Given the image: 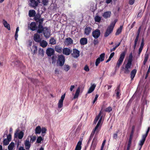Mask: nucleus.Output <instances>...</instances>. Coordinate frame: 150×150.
Listing matches in <instances>:
<instances>
[{
  "instance_id": "obj_1",
  "label": "nucleus",
  "mask_w": 150,
  "mask_h": 150,
  "mask_svg": "<svg viewBox=\"0 0 150 150\" xmlns=\"http://www.w3.org/2000/svg\"><path fill=\"white\" fill-rule=\"evenodd\" d=\"M43 32L45 37L46 38H49L50 36V30L48 28H43L42 25H39L37 32L39 33Z\"/></svg>"
},
{
  "instance_id": "obj_2",
  "label": "nucleus",
  "mask_w": 150,
  "mask_h": 150,
  "mask_svg": "<svg viewBox=\"0 0 150 150\" xmlns=\"http://www.w3.org/2000/svg\"><path fill=\"white\" fill-rule=\"evenodd\" d=\"M125 53L124 52H122L120 55L119 59L117 60L115 69H117L119 68L120 65L122 64L125 56Z\"/></svg>"
},
{
  "instance_id": "obj_3",
  "label": "nucleus",
  "mask_w": 150,
  "mask_h": 150,
  "mask_svg": "<svg viewBox=\"0 0 150 150\" xmlns=\"http://www.w3.org/2000/svg\"><path fill=\"white\" fill-rule=\"evenodd\" d=\"M116 21H115L114 22H112L111 23L110 25L107 28L104 34L105 37H108L112 32L114 27L116 23Z\"/></svg>"
},
{
  "instance_id": "obj_4",
  "label": "nucleus",
  "mask_w": 150,
  "mask_h": 150,
  "mask_svg": "<svg viewBox=\"0 0 150 150\" xmlns=\"http://www.w3.org/2000/svg\"><path fill=\"white\" fill-rule=\"evenodd\" d=\"M101 119H102V117H101L100 120H99L98 121V122L96 126L95 127L94 130L92 132L90 135V139L88 141V142H89L91 140V139H92L95 132H98V131L97 130V129H98V127L99 126L100 124V123L101 122Z\"/></svg>"
},
{
  "instance_id": "obj_5",
  "label": "nucleus",
  "mask_w": 150,
  "mask_h": 150,
  "mask_svg": "<svg viewBox=\"0 0 150 150\" xmlns=\"http://www.w3.org/2000/svg\"><path fill=\"white\" fill-rule=\"evenodd\" d=\"M105 54L104 53H102L101 54L100 57L97 58L95 63L96 65L97 66L100 62H102L104 60Z\"/></svg>"
},
{
  "instance_id": "obj_6",
  "label": "nucleus",
  "mask_w": 150,
  "mask_h": 150,
  "mask_svg": "<svg viewBox=\"0 0 150 150\" xmlns=\"http://www.w3.org/2000/svg\"><path fill=\"white\" fill-rule=\"evenodd\" d=\"M100 31L98 29H96L93 31L92 33L93 36L95 39H97L100 36Z\"/></svg>"
},
{
  "instance_id": "obj_7",
  "label": "nucleus",
  "mask_w": 150,
  "mask_h": 150,
  "mask_svg": "<svg viewBox=\"0 0 150 150\" xmlns=\"http://www.w3.org/2000/svg\"><path fill=\"white\" fill-rule=\"evenodd\" d=\"M58 60L59 62V65L60 66H63L65 62V57L62 55H59L58 58Z\"/></svg>"
},
{
  "instance_id": "obj_8",
  "label": "nucleus",
  "mask_w": 150,
  "mask_h": 150,
  "mask_svg": "<svg viewBox=\"0 0 150 150\" xmlns=\"http://www.w3.org/2000/svg\"><path fill=\"white\" fill-rule=\"evenodd\" d=\"M131 64L127 63L126 64L125 68L123 67V71L125 74H129L130 72L129 69L131 68Z\"/></svg>"
},
{
  "instance_id": "obj_9",
  "label": "nucleus",
  "mask_w": 150,
  "mask_h": 150,
  "mask_svg": "<svg viewBox=\"0 0 150 150\" xmlns=\"http://www.w3.org/2000/svg\"><path fill=\"white\" fill-rule=\"evenodd\" d=\"M11 134H9L7 135V139H4L3 141V145H7L9 144V142L11 141Z\"/></svg>"
},
{
  "instance_id": "obj_10",
  "label": "nucleus",
  "mask_w": 150,
  "mask_h": 150,
  "mask_svg": "<svg viewBox=\"0 0 150 150\" xmlns=\"http://www.w3.org/2000/svg\"><path fill=\"white\" fill-rule=\"evenodd\" d=\"M71 55L74 58H77L79 56L80 52L76 49H73Z\"/></svg>"
},
{
  "instance_id": "obj_11",
  "label": "nucleus",
  "mask_w": 150,
  "mask_h": 150,
  "mask_svg": "<svg viewBox=\"0 0 150 150\" xmlns=\"http://www.w3.org/2000/svg\"><path fill=\"white\" fill-rule=\"evenodd\" d=\"M65 93H64L61 96L60 99L59 100L58 103V107L59 108H60L63 106V100L65 98Z\"/></svg>"
},
{
  "instance_id": "obj_12",
  "label": "nucleus",
  "mask_w": 150,
  "mask_h": 150,
  "mask_svg": "<svg viewBox=\"0 0 150 150\" xmlns=\"http://www.w3.org/2000/svg\"><path fill=\"white\" fill-rule=\"evenodd\" d=\"M63 53L65 55H68L71 53L72 50L68 48H64L62 49Z\"/></svg>"
},
{
  "instance_id": "obj_13",
  "label": "nucleus",
  "mask_w": 150,
  "mask_h": 150,
  "mask_svg": "<svg viewBox=\"0 0 150 150\" xmlns=\"http://www.w3.org/2000/svg\"><path fill=\"white\" fill-rule=\"evenodd\" d=\"M54 50L52 48H49L46 50V54L49 56H51L54 54Z\"/></svg>"
},
{
  "instance_id": "obj_14",
  "label": "nucleus",
  "mask_w": 150,
  "mask_h": 150,
  "mask_svg": "<svg viewBox=\"0 0 150 150\" xmlns=\"http://www.w3.org/2000/svg\"><path fill=\"white\" fill-rule=\"evenodd\" d=\"M73 40L70 38H67L64 42L65 44L67 46H68L73 43Z\"/></svg>"
},
{
  "instance_id": "obj_15",
  "label": "nucleus",
  "mask_w": 150,
  "mask_h": 150,
  "mask_svg": "<svg viewBox=\"0 0 150 150\" xmlns=\"http://www.w3.org/2000/svg\"><path fill=\"white\" fill-rule=\"evenodd\" d=\"M92 30V28L90 27L86 26L85 28L84 34L86 35H89L91 33Z\"/></svg>"
},
{
  "instance_id": "obj_16",
  "label": "nucleus",
  "mask_w": 150,
  "mask_h": 150,
  "mask_svg": "<svg viewBox=\"0 0 150 150\" xmlns=\"http://www.w3.org/2000/svg\"><path fill=\"white\" fill-rule=\"evenodd\" d=\"M29 27L31 30L33 31L35 30L37 28L36 23L34 22H32L30 24Z\"/></svg>"
},
{
  "instance_id": "obj_17",
  "label": "nucleus",
  "mask_w": 150,
  "mask_h": 150,
  "mask_svg": "<svg viewBox=\"0 0 150 150\" xmlns=\"http://www.w3.org/2000/svg\"><path fill=\"white\" fill-rule=\"evenodd\" d=\"M97 139L94 138L92 142V144L91 147V150H94L96 145V144Z\"/></svg>"
},
{
  "instance_id": "obj_18",
  "label": "nucleus",
  "mask_w": 150,
  "mask_h": 150,
  "mask_svg": "<svg viewBox=\"0 0 150 150\" xmlns=\"http://www.w3.org/2000/svg\"><path fill=\"white\" fill-rule=\"evenodd\" d=\"M34 40L37 42H40L41 40L40 35L37 33H35L34 35Z\"/></svg>"
},
{
  "instance_id": "obj_19",
  "label": "nucleus",
  "mask_w": 150,
  "mask_h": 150,
  "mask_svg": "<svg viewBox=\"0 0 150 150\" xmlns=\"http://www.w3.org/2000/svg\"><path fill=\"white\" fill-rule=\"evenodd\" d=\"M111 12L110 11H106L104 12L103 15V16L105 18H109L111 15Z\"/></svg>"
},
{
  "instance_id": "obj_20",
  "label": "nucleus",
  "mask_w": 150,
  "mask_h": 150,
  "mask_svg": "<svg viewBox=\"0 0 150 150\" xmlns=\"http://www.w3.org/2000/svg\"><path fill=\"white\" fill-rule=\"evenodd\" d=\"M2 22L5 28L7 29L8 30H11L10 25L7 23V22L6 21L3 19V20Z\"/></svg>"
},
{
  "instance_id": "obj_21",
  "label": "nucleus",
  "mask_w": 150,
  "mask_h": 150,
  "mask_svg": "<svg viewBox=\"0 0 150 150\" xmlns=\"http://www.w3.org/2000/svg\"><path fill=\"white\" fill-rule=\"evenodd\" d=\"M80 89L81 88L80 87H78L77 88V89L76 90L75 93V94L74 97L73 98L74 99H75L78 98L80 93Z\"/></svg>"
},
{
  "instance_id": "obj_22",
  "label": "nucleus",
  "mask_w": 150,
  "mask_h": 150,
  "mask_svg": "<svg viewBox=\"0 0 150 150\" xmlns=\"http://www.w3.org/2000/svg\"><path fill=\"white\" fill-rule=\"evenodd\" d=\"M25 128L24 125L23 126L22 130L19 132V139H22L23 137L25 132Z\"/></svg>"
},
{
  "instance_id": "obj_23",
  "label": "nucleus",
  "mask_w": 150,
  "mask_h": 150,
  "mask_svg": "<svg viewBox=\"0 0 150 150\" xmlns=\"http://www.w3.org/2000/svg\"><path fill=\"white\" fill-rule=\"evenodd\" d=\"M30 5L31 6L33 7H36L38 5V3L35 0H31Z\"/></svg>"
},
{
  "instance_id": "obj_24",
  "label": "nucleus",
  "mask_w": 150,
  "mask_h": 150,
  "mask_svg": "<svg viewBox=\"0 0 150 150\" xmlns=\"http://www.w3.org/2000/svg\"><path fill=\"white\" fill-rule=\"evenodd\" d=\"M96 87V85L95 84H91V86L89 88L88 92V93H92Z\"/></svg>"
},
{
  "instance_id": "obj_25",
  "label": "nucleus",
  "mask_w": 150,
  "mask_h": 150,
  "mask_svg": "<svg viewBox=\"0 0 150 150\" xmlns=\"http://www.w3.org/2000/svg\"><path fill=\"white\" fill-rule=\"evenodd\" d=\"M102 112L101 111H100L98 115V116H96L95 119V120L94 121V123L95 124H96L97 122L98 121V120H99V118H100H100L101 117H102V119H101V121L102 120V116H101V115L102 114ZM100 119H99V120H100Z\"/></svg>"
},
{
  "instance_id": "obj_26",
  "label": "nucleus",
  "mask_w": 150,
  "mask_h": 150,
  "mask_svg": "<svg viewBox=\"0 0 150 150\" xmlns=\"http://www.w3.org/2000/svg\"><path fill=\"white\" fill-rule=\"evenodd\" d=\"M80 42L81 45H85L87 43V40L86 38H82L80 40Z\"/></svg>"
},
{
  "instance_id": "obj_27",
  "label": "nucleus",
  "mask_w": 150,
  "mask_h": 150,
  "mask_svg": "<svg viewBox=\"0 0 150 150\" xmlns=\"http://www.w3.org/2000/svg\"><path fill=\"white\" fill-rule=\"evenodd\" d=\"M36 12L34 10H31L29 11L28 15L30 17H33L35 16Z\"/></svg>"
},
{
  "instance_id": "obj_28",
  "label": "nucleus",
  "mask_w": 150,
  "mask_h": 150,
  "mask_svg": "<svg viewBox=\"0 0 150 150\" xmlns=\"http://www.w3.org/2000/svg\"><path fill=\"white\" fill-rule=\"evenodd\" d=\"M54 49L56 51L59 53L61 52L62 50V47L59 45H56Z\"/></svg>"
},
{
  "instance_id": "obj_29",
  "label": "nucleus",
  "mask_w": 150,
  "mask_h": 150,
  "mask_svg": "<svg viewBox=\"0 0 150 150\" xmlns=\"http://www.w3.org/2000/svg\"><path fill=\"white\" fill-rule=\"evenodd\" d=\"M136 72L137 70L135 69L132 70L131 72L130 77L132 80H133L135 76Z\"/></svg>"
},
{
  "instance_id": "obj_30",
  "label": "nucleus",
  "mask_w": 150,
  "mask_h": 150,
  "mask_svg": "<svg viewBox=\"0 0 150 150\" xmlns=\"http://www.w3.org/2000/svg\"><path fill=\"white\" fill-rule=\"evenodd\" d=\"M40 45L43 47H45L47 46V43L44 40H42L40 42Z\"/></svg>"
},
{
  "instance_id": "obj_31",
  "label": "nucleus",
  "mask_w": 150,
  "mask_h": 150,
  "mask_svg": "<svg viewBox=\"0 0 150 150\" xmlns=\"http://www.w3.org/2000/svg\"><path fill=\"white\" fill-rule=\"evenodd\" d=\"M115 91L116 92V95L117 98L119 99L120 96L121 95V93H120V90L119 87H117V89L115 90Z\"/></svg>"
},
{
  "instance_id": "obj_32",
  "label": "nucleus",
  "mask_w": 150,
  "mask_h": 150,
  "mask_svg": "<svg viewBox=\"0 0 150 150\" xmlns=\"http://www.w3.org/2000/svg\"><path fill=\"white\" fill-rule=\"evenodd\" d=\"M81 142L79 141L77 144L75 150H81Z\"/></svg>"
},
{
  "instance_id": "obj_33",
  "label": "nucleus",
  "mask_w": 150,
  "mask_h": 150,
  "mask_svg": "<svg viewBox=\"0 0 150 150\" xmlns=\"http://www.w3.org/2000/svg\"><path fill=\"white\" fill-rule=\"evenodd\" d=\"M31 51L33 52L32 53L33 54L36 53L37 51V47L35 45H33L32 47V48H30Z\"/></svg>"
},
{
  "instance_id": "obj_34",
  "label": "nucleus",
  "mask_w": 150,
  "mask_h": 150,
  "mask_svg": "<svg viewBox=\"0 0 150 150\" xmlns=\"http://www.w3.org/2000/svg\"><path fill=\"white\" fill-rule=\"evenodd\" d=\"M41 129L40 126L37 127L35 129V133L36 134H40L41 132Z\"/></svg>"
},
{
  "instance_id": "obj_35",
  "label": "nucleus",
  "mask_w": 150,
  "mask_h": 150,
  "mask_svg": "<svg viewBox=\"0 0 150 150\" xmlns=\"http://www.w3.org/2000/svg\"><path fill=\"white\" fill-rule=\"evenodd\" d=\"M149 57V54L148 53H147L146 52L145 54L144 58V61H143V64L145 65L146 62H147L148 59Z\"/></svg>"
},
{
  "instance_id": "obj_36",
  "label": "nucleus",
  "mask_w": 150,
  "mask_h": 150,
  "mask_svg": "<svg viewBox=\"0 0 150 150\" xmlns=\"http://www.w3.org/2000/svg\"><path fill=\"white\" fill-rule=\"evenodd\" d=\"M132 53H130L129 55V59L128 60L127 63L132 64Z\"/></svg>"
},
{
  "instance_id": "obj_37",
  "label": "nucleus",
  "mask_w": 150,
  "mask_h": 150,
  "mask_svg": "<svg viewBox=\"0 0 150 150\" xmlns=\"http://www.w3.org/2000/svg\"><path fill=\"white\" fill-rule=\"evenodd\" d=\"M101 18V17L98 15H96L94 18V19L96 22L99 23L100 21Z\"/></svg>"
},
{
  "instance_id": "obj_38",
  "label": "nucleus",
  "mask_w": 150,
  "mask_h": 150,
  "mask_svg": "<svg viewBox=\"0 0 150 150\" xmlns=\"http://www.w3.org/2000/svg\"><path fill=\"white\" fill-rule=\"evenodd\" d=\"M25 145L27 149L30 147V145L28 140H26L25 142Z\"/></svg>"
},
{
  "instance_id": "obj_39",
  "label": "nucleus",
  "mask_w": 150,
  "mask_h": 150,
  "mask_svg": "<svg viewBox=\"0 0 150 150\" xmlns=\"http://www.w3.org/2000/svg\"><path fill=\"white\" fill-rule=\"evenodd\" d=\"M14 144L13 142H11L8 146V150H12L14 146Z\"/></svg>"
},
{
  "instance_id": "obj_40",
  "label": "nucleus",
  "mask_w": 150,
  "mask_h": 150,
  "mask_svg": "<svg viewBox=\"0 0 150 150\" xmlns=\"http://www.w3.org/2000/svg\"><path fill=\"white\" fill-rule=\"evenodd\" d=\"M122 26H121L120 28H119L117 30L116 32V33L115 35H118L121 32L122 29Z\"/></svg>"
},
{
  "instance_id": "obj_41",
  "label": "nucleus",
  "mask_w": 150,
  "mask_h": 150,
  "mask_svg": "<svg viewBox=\"0 0 150 150\" xmlns=\"http://www.w3.org/2000/svg\"><path fill=\"white\" fill-rule=\"evenodd\" d=\"M50 43L52 45H55L56 44V40L54 38H52L50 40Z\"/></svg>"
},
{
  "instance_id": "obj_42",
  "label": "nucleus",
  "mask_w": 150,
  "mask_h": 150,
  "mask_svg": "<svg viewBox=\"0 0 150 150\" xmlns=\"http://www.w3.org/2000/svg\"><path fill=\"white\" fill-rule=\"evenodd\" d=\"M145 141V140H143L142 139L140 140L139 144V150H140V149H141V148H142V145H143Z\"/></svg>"
},
{
  "instance_id": "obj_43",
  "label": "nucleus",
  "mask_w": 150,
  "mask_h": 150,
  "mask_svg": "<svg viewBox=\"0 0 150 150\" xmlns=\"http://www.w3.org/2000/svg\"><path fill=\"white\" fill-rule=\"evenodd\" d=\"M44 52L43 49H39V54L41 56L43 57L44 55Z\"/></svg>"
},
{
  "instance_id": "obj_44",
  "label": "nucleus",
  "mask_w": 150,
  "mask_h": 150,
  "mask_svg": "<svg viewBox=\"0 0 150 150\" xmlns=\"http://www.w3.org/2000/svg\"><path fill=\"white\" fill-rule=\"evenodd\" d=\"M14 138L15 139L16 138H19V129L17 128V129L16 132L14 134Z\"/></svg>"
},
{
  "instance_id": "obj_45",
  "label": "nucleus",
  "mask_w": 150,
  "mask_h": 150,
  "mask_svg": "<svg viewBox=\"0 0 150 150\" xmlns=\"http://www.w3.org/2000/svg\"><path fill=\"white\" fill-rule=\"evenodd\" d=\"M18 30H19V27H17L16 29L15 34V39L16 40H18Z\"/></svg>"
},
{
  "instance_id": "obj_46",
  "label": "nucleus",
  "mask_w": 150,
  "mask_h": 150,
  "mask_svg": "<svg viewBox=\"0 0 150 150\" xmlns=\"http://www.w3.org/2000/svg\"><path fill=\"white\" fill-rule=\"evenodd\" d=\"M41 15L40 14H37L35 16L34 19L35 21L38 20L39 19H40Z\"/></svg>"
},
{
  "instance_id": "obj_47",
  "label": "nucleus",
  "mask_w": 150,
  "mask_h": 150,
  "mask_svg": "<svg viewBox=\"0 0 150 150\" xmlns=\"http://www.w3.org/2000/svg\"><path fill=\"white\" fill-rule=\"evenodd\" d=\"M64 69L66 71H68L70 69V67L68 65H65L64 66Z\"/></svg>"
},
{
  "instance_id": "obj_48",
  "label": "nucleus",
  "mask_w": 150,
  "mask_h": 150,
  "mask_svg": "<svg viewBox=\"0 0 150 150\" xmlns=\"http://www.w3.org/2000/svg\"><path fill=\"white\" fill-rule=\"evenodd\" d=\"M139 37H138V36H137L136 38L135 39L134 43V49H135L136 47Z\"/></svg>"
},
{
  "instance_id": "obj_49",
  "label": "nucleus",
  "mask_w": 150,
  "mask_h": 150,
  "mask_svg": "<svg viewBox=\"0 0 150 150\" xmlns=\"http://www.w3.org/2000/svg\"><path fill=\"white\" fill-rule=\"evenodd\" d=\"M43 20H44L43 18H41L40 19H39L37 21H36L38 23H39V24L38 25V27H39V25H42V24L43 23Z\"/></svg>"
},
{
  "instance_id": "obj_50",
  "label": "nucleus",
  "mask_w": 150,
  "mask_h": 150,
  "mask_svg": "<svg viewBox=\"0 0 150 150\" xmlns=\"http://www.w3.org/2000/svg\"><path fill=\"white\" fill-rule=\"evenodd\" d=\"M44 139L42 138L41 137H38L37 139L36 142L38 143H40Z\"/></svg>"
},
{
  "instance_id": "obj_51",
  "label": "nucleus",
  "mask_w": 150,
  "mask_h": 150,
  "mask_svg": "<svg viewBox=\"0 0 150 150\" xmlns=\"http://www.w3.org/2000/svg\"><path fill=\"white\" fill-rule=\"evenodd\" d=\"M47 130L45 127H43L41 129V132H42V135L43 136L45 135V134L46 133Z\"/></svg>"
},
{
  "instance_id": "obj_52",
  "label": "nucleus",
  "mask_w": 150,
  "mask_h": 150,
  "mask_svg": "<svg viewBox=\"0 0 150 150\" xmlns=\"http://www.w3.org/2000/svg\"><path fill=\"white\" fill-rule=\"evenodd\" d=\"M36 139V137L35 136H33L31 137L30 139V142H34Z\"/></svg>"
},
{
  "instance_id": "obj_53",
  "label": "nucleus",
  "mask_w": 150,
  "mask_h": 150,
  "mask_svg": "<svg viewBox=\"0 0 150 150\" xmlns=\"http://www.w3.org/2000/svg\"><path fill=\"white\" fill-rule=\"evenodd\" d=\"M119 130H118L116 132V133L114 134H113V138L114 139H117V134L118 133Z\"/></svg>"
},
{
  "instance_id": "obj_54",
  "label": "nucleus",
  "mask_w": 150,
  "mask_h": 150,
  "mask_svg": "<svg viewBox=\"0 0 150 150\" xmlns=\"http://www.w3.org/2000/svg\"><path fill=\"white\" fill-rule=\"evenodd\" d=\"M48 2V0H43L42 3L44 5H46Z\"/></svg>"
},
{
  "instance_id": "obj_55",
  "label": "nucleus",
  "mask_w": 150,
  "mask_h": 150,
  "mask_svg": "<svg viewBox=\"0 0 150 150\" xmlns=\"http://www.w3.org/2000/svg\"><path fill=\"white\" fill-rule=\"evenodd\" d=\"M112 110V108L110 107H109L105 109V111L108 112H110Z\"/></svg>"
},
{
  "instance_id": "obj_56",
  "label": "nucleus",
  "mask_w": 150,
  "mask_h": 150,
  "mask_svg": "<svg viewBox=\"0 0 150 150\" xmlns=\"http://www.w3.org/2000/svg\"><path fill=\"white\" fill-rule=\"evenodd\" d=\"M84 70L86 71H89V67L87 65H86L85 66Z\"/></svg>"
},
{
  "instance_id": "obj_57",
  "label": "nucleus",
  "mask_w": 150,
  "mask_h": 150,
  "mask_svg": "<svg viewBox=\"0 0 150 150\" xmlns=\"http://www.w3.org/2000/svg\"><path fill=\"white\" fill-rule=\"evenodd\" d=\"M147 135L148 134H144L142 136V139L145 141L146 138V137Z\"/></svg>"
},
{
  "instance_id": "obj_58",
  "label": "nucleus",
  "mask_w": 150,
  "mask_h": 150,
  "mask_svg": "<svg viewBox=\"0 0 150 150\" xmlns=\"http://www.w3.org/2000/svg\"><path fill=\"white\" fill-rule=\"evenodd\" d=\"M98 97V95L97 94H96V96H95V99L93 102V103L94 104L95 102L96 101V100H97Z\"/></svg>"
},
{
  "instance_id": "obj_59",
  "label": "nucleus",
  "mask_w": 150,
  "mask_h": 150,
  "mask_svg": "<svg viewBox=\"0 0 150 150\" xmlns=\"http://www.w3.org/2000/svg\"><path fill=\"white\" fill-rule=\"evenodd\" d=\"M141 27H140L139 28V29L138 30V31H137V36H138V37H139V34H140V30H141Z\"/></svg>"
},
{
  "instance_id": "obj_60",
  "label": "nucleus",
  "mask_w": 150,
  "mask_h": 150,
  "mask_svg": "<svg viewBox=\"0 0 150 150\" xmlns=\"http://www.w3.org/2000/svg\"><path fill=\"white\" fill-rule=\"evenodd\" d=\"M105 141H106L105 140H104L103 141V142L102 143V146H101V150H102L103 149V148L104 147V145H105Z\"/></svg>"
},
{
  "instance_id": "obj_61",
  "label": "nucleus",
  "mask_w": 150,
  "mask_h": 150,
  "mask_svg": "<svg viewBox=\"0 0 150 150\" xmlns=\"http://www.w3.org/2000/svg\"><path fill=\"white\" fill-rule=\"evenodd\" d=\"M134 0H129V4L130 5H132L134 4Z\"/></svg>"
},
{
  "instance_id": "obj_62",
  "label": "nucleus",
  "mask_w": 150,
  "mask_h": 150,
  "mask_svg": "<svg viewBox=\"0 0 150 150\" xmlns=\"http://www.w3.org/2000/svg\"><path fill=\"white\" fill-rule=\"evenodd\" d=\"M142 46L141 47H140L139 49V52H138V55H139V56L142 51Z\"/></svg>"
},
{
  "instance_id": "obj_63",
  "label": "nucleus",
  "mask_w": 150,
  "mask_h": 150,
  "mask_svg": "<svg viewBox=\"0 0 150 150\" xmlns=\"http://www.w3.org/2000/svg\"><path fill=\"white\" fill-rule=\"evenodd\" d=\"M98 43V41L97 40H94L93 41V43L95 45H96Z\"/></svg>"
},
{
  "instance_id": "obj_64",
  "label": "nucleus",
  "mask_w": 150,
  "mask_h": 150,
  "mask_svg": "<svg viewBox=\"0 0 150 150\" xmlns=\"http://www.w3.org/2000/svg\"><path fill=\"white\" fill-rule=\"evenodd\" d=\"M114 54H115L114 52H113L112 53L110 54V56L109 57L110 58H110L111 59L113 57Z\"/></svg>"
}]
</instances>
